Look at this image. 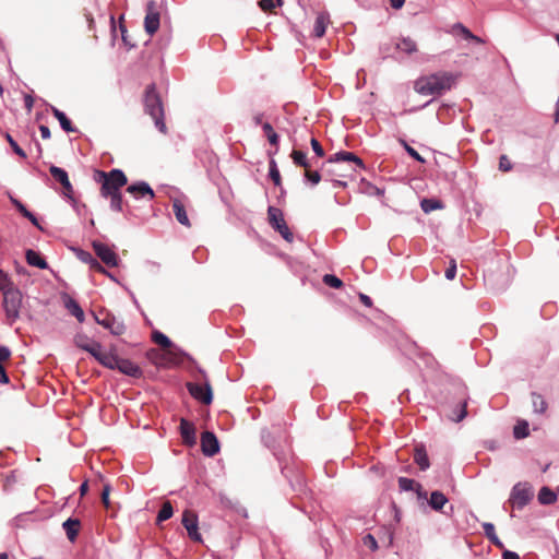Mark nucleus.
Returning a JSON list of instances; mask_svg holds the SVG:
<instances>
[{"mask_svg": "<svg viewBox=\"0 0 559 559\" xmlns=\"http://www.w3.org/2000/svg\"><path fill=\"white\" fill-rule=\"evenodd\" d=\"M144 111L154 121L155 128L163 134L167 133V127L164 120V106L160 96L156 92L155 84H150L144 94Z\"/></svg>", "mask_w": 559, "mask_h": 559, "instance_id": "1", "label": "nucleus"}, {"mask_svg": "<svg viewBox=\"0 0 559 559\" xmlns=\"http://www.w3.org/2000/svg\"><path fill=\"white\" fill-rule=\"evenodd\" d=\"M94 180L100 183V195L105 199H108L109 194L121 192L120 189L128 182L126 174L119 168L109 171L95 170Z\"/></svg>", "mask_w": 559, "mask_h": 559, "instance_id": "2", "label": "nucleus"}, {"mask_svg": "<svg viewBox=\"0 0 559 559\" xmlns=\"http://www.w3.org/2000/svg\"><path fill=\"white\" fill-rule=\"evenodd\" d=\"M452 75L449 73H435L420 78L415 82V91L420 95H440L451 88Z\"/></svg>", "mask_w": 559, "mask_h": 559, "instance_id": "3", "label": "nucleus"}, {"mask_svg": "<svg viewBox=\"0 0 559 559\" xmlns=\"http://www.w3.org/2000/svg\"><path fill=\"white\" fill-rule=\"evenodd\" d=\"M23 294L17 287H11L3 294L2 309L5 316V323L12 326L21 317Z\"/></svg>", "mask_w": 559, "mask_h": 559, "instance_id": "4", "label": "nucleus"}, {"mask_svg": "<svg viewBox=\"0 0 559 559\" xmlns=\"http://www.w3.org/2000/svg\"><path fill=\"white\" fill-rule=\"evenodd\" d=\"M197 370L204 379V383L201 384V383H195V382H188L187 383L188 392L194 400H197L205 405H210L213 401V392H212V388L209 382V379L206 377V372L204 369H202L199 366L197 367Z\"/></svg>", "mask_w": 559, "mask_h": 559, "instance_id": "5", "label": "nucleus"}, {"mask_svg": "<svg viewBox=\"0 0 559 559\" xmlns=\"http://www.w3.org/2000/svg\"><path fill=\"white\" fill-rule=\"evenodd\" d=\"M533 495L530 484L518 483L512 487L508 502L513 509L522 510L532 500Z\"/></svg>", "mask_w": 559, "mask_h": 559, "instance_id": "6", "label": "nucleus"}, {"mask_svg": "<svg viewBox=\"0 0 559 559\" xmlns=\"http://www.w3.org/2000/svg\"><path fill=\"white\" fill-rule=\"evenodd\" d=\"M267 218L270 225L277 231L280 235L287 241H294V234L290 231L287 226L284 215L281 209L275 206H269L267 209Z\"/></svg>", "mask_w": 559, "mask_h": 559, "instance_id": "7", "label": "nucleus"}, {"mask_svg": "<svg viewBox=\"0 0 559 559\" xmlns=\"http://www.w3.org/2000/svg\"><path fill=\"white\" fill-rule=\"evenodd\" d=\"M145 12L144 29L150 36H153L160 25V13L157 3L154 0L147 1Z\"/></svg>", "mask_w": 559, "mask_h": 559, "instance_id": "8", "label": "nucleus"}, {"mask_svg": "<svg viewBox=\"0 0 559 559\" xmlns=\"http://www.w3.org/2000/svg\"><path fill=\"white\" fill-rule=\"evenodd\" d=\"M92 247L96 257L107 266L115 267L119 265L120 259L118 254L110 249L107 245L94 240Z\"/></svg>", "mask_w": 559, "mask_h": 559, "instance_id": "9", "label": "nucleus"}, {"mask_svg": "<svg viewBox=\"0 0 559 559\" xmlns=\"http://www.w3.org/2000/svg\"><path fill=\"white\" fill-rule=\"evenodd\" d=\"M49 173H50L51 177L62 186L63 195L74 202V199H73L74 190H73L72 183L70 182L68 173L63 168L55 166V165H51L49 167Z\"/></svg>", "mask_w": 559, "mask_h": 559, "instance_id": "10", "label": "nucleus"}, {"mask_svg": "<svg viewBox=\"0 0 559 559\" xmlns=\"http://www.w3.org/2000/svg\"><path fill=\"white\" fill-rule=\"evenodd\" d=\"M182 525L187 530L188 536L193 542H202V536L199 533V521L195 513L186 510L182 514Z\"/></svg>", "mask_w": 559, "mask_h": 559, "instance_id": "11", "label": "nucleus"}, {"mask_svg": "<svg viewBox=\"0 0 559 559\" xmlns=\"http://www.w3.org/2000/svg\"><path fill=\"white\" fill-rule=\"evenodd\" d=\"M95 320L99 325L109 330L112 335L119 336L126 332L124 323L110 313H106L104 318L95 316Z\"/></svg>", "mask_w": 559, "mask_h": 559, "instance_id": "12", "label": "nucleus"}, {"mask_svg": "<svg viewBox=\"0 0 559 559\" xmlns=\"http://www.w3.org/2000/svg\"><path fill=\"white\" fill-rule=\"evenodd\" d=\"M201 450L205 456L212 457L219 452V441L214 432L204 431L201 435Z\"/></svg>", "mask_w": 559, "mask_h": 559, "instance_id": "13", "label": "nucleus"}, {"mask_svg": "<svg viewBox=\"0 0 559 559\" xmlns=\"http://www.w3.org/2000/svg\"><path fill=\"white\" fill-rule=\"evenodd\" d=\"M485 281H486V284L491 289H493L496 292H502L509 286V284L511 282L510 271L508 269L506 273H499V274H495V273L490 272L485 275Z\"/></svg>", "mask_w": 559, "mask_h": 559, "instance_id": "14", "label": "nucleus"}, {"mask_svg": "<svg viewBox=\"0 0 559 559\" xmlns=\"http://www.w3.org/2000/svg\"><path fill=\"white\" fill-rule=\"evenodd\" d=\"M465 388L462 389V397L460 401L453 406L450 413L447 415L448 418L454 423L462 421L467 416V401L468 396L465 392Z\"/></svg>", "mask_w": 559, "mask_h": 559, "instance_id": "15", "label": "nucleus"}, {"mask_svg": "<svg viewBox=\"0 0 559 559\" xmlns=\"http://www.w3.org/2000/svg\"><path fill=\"white\" fill-rule=\"evenodd\" d=\"M127 192L132 194L135 199L147 197L153 200L155 197L154 190L146 181H135L128 186Z\"/></svg>", "mask_w": 559, "mask_h": 559, "instance_id": "16", "label": "nucleus"}, {"mask_svg": "<svg viewBox=\"0 0 559 559\" xmlns=\"http://www.w3.org/2000/svg\"><path fill=\"white\" fill-rule=\"evenodd\" d=\"M182 441L186 445L192 447L197 442V435L194 425L186 418L180 419L179 426Z\"/></svg>", "mask_w": 559, "mask_h": 559, "instance_id": "17", "label": "nucleus"}, {"mask_svg": "<svg viewBox=\"0 0 559 559\" xmlns=\"http://www.w3.org/2000/svg\"><path fill=\"white\" fill-rule=\"evenodd\" d=\"M341 162H353L355 163L359 168H365V164L360 157H358L355 153L347 152V151H340L333 155H331L326 159V164H338Z\"/></svg>", "mask_w": 559, "mask_h": 559, "instance_id": "18", "label": "nucleus"}, {"mask_svg": "<svg viewBox=\"0 0 559 559\" xmlns=\"http://www.w3.org/2000/svg\"><path fill=\"white\" fill-rule=\"evenodd\" d=\"M116 369L132 378H141L143 374L142 369L136 364L126 358H119Z\"/></svg>", "mask_w": 559, "mask_h": 559, "instance_id": "19", "label": "nucleus"}, {"mask_svg": "<svg viewBox=\"0 0 559 559\" xmlns=\"http://www.w3.org/2000/svg\"><path fill=\"white\" fill-rule=\"evenodd\" d=\"M80 526L81 522L76 518H69L62 523V528L70 542L73 543L76 539Z\"/></svg>", "mask_w": 559, "mask_h": 559, "instance_id": "20", "label": "nucleus"}, {"mask_svg": "<svg viewBox=\"0 0 559 559\" xmlns=\"http://www.w3.org/2000/svg\"><path fill=\"white\" fill-rule=\"evenodd\" d=\"M330 23V15L328 12H320L314 21L313 25V36L317 38H321L326 31V26Z\"/></svg>", "mask_w": 559, "mask_h": 559, "instance_id": "21", "label": "nucleus"}, {"mask_svg": "<svg viewBox=\"0 0 559 559\" xmlns=\"http://www.w3.org/2000/svg\"><path fill=\"white\" fill-rule=\"evenodd\" d=\"M50 108H51V114L59 121L60 127L63 131H66L68 133L78 131V129L73 127L71 120L67 117V115L63 111H61L60 109H58L55 106H51Z\"/></svg>", "mask_w": 559, "mask_h": 559, "instance_id": "22", "label": "nucleus"}, {"mask_svg": "<svg viewBox=\"0 0 559 559\" xmlns=\"http://www.w3.org/2000/svg\"><path fill=\"white\" fill-rule=\"evenodd\" d=\"M64 307L67 308V310L73 316L76 318V320L82 323L84 322L85 320V316H84V311L82 309V307L79 305V302L67 296L64 298Z\"/></svg>", "mask_w": 559, "mask_h": 559, "instance_id": "23", "label": "nucleus"}, {"mask_svg": "<svg viewBox=\"0 0 559 559\" xmlns=\"http://www.w3.org/2000/svg\"><path fill=\"white\" fill-rule=\"evenodd\" d=\"M416 486V492L418 498H426V492L423 491V487L420 484H416L414 479L407 477L399 478V487L402 491H411L414 490Z\"/></svg>", "mask_w": 559, "mask_h": 559, "instance_id": "24", "label": "nucleus"}, {"mask_svg": "<svg viewBox=\"0 0 559 559\" xmlns=\"http://www.w3.org/2000/svg\"><path fill=\"white\" fill-rule=\"evenodd\" d=\"M26 261L29 265L36 266L40 270H45L48 267L46 260L41 257V254L33 249H27L25 253Z\"/></svg>", "mask_w": 559, "mask_h": 559, "instance_id": "25", "label": "nucleus"}, {"mask_svg": "<svg viewBox=\"0 0 559 559\" xmlns=\"http://www.w3.org/2000/svg\"><path fill=\"white\" fill-rule=\"evenodd\" d=\"M481 526L484 530V534L488 538V540L496 547L503 549L504 545L496 534L495 525L490 522H484Z\"/></svg>", "mask_w": 559, "mask_h": 559, "instance_id": "26", "label": "nucleus"}, {"mask_svg": "<svg viewBox=\"0 0 559 559\" xmlns=\"http://www.w3.org/2000/svg\"><path fill=\"white\" fill-rule=\"evenodd\" d=\"M448 498L445 495L439 490H433L430 493V499L428 500V504L435 511H441L442 508L447 504Z\"/></svg>", "mask_w": 559, "mask_h": 559, "instance_id": "27", "label": "nucleus"}, {"mask_svg": "<svg viewBox=\"0 0 559 559\" xmlns=\"http://www.w3.org/2000/svg\"><path fill=\"white\" fill-rule=\"evenodd\" d=\"M173 210H174V214L176 216V219L183 226H187L189 227L190 226V221H189V217L187 215V212H186V209H185V205L179 201V200H175L174 203H173Z\"/></svg>", "mask_w": 559, "mask_h": 559, "instance_id": "28", "label": "nucleus"}, {"mask_svg": "<svg viewBox=\"0 0 559 559\" xmlns=\"http://www.w3.org/2000/svg\"><path fill=\"white\" fill-rule=\"evenodd\" d=\"M538 502L544 506H549L557 500V495L554 490H551L549 487L544 486L540 488L538 496H537Z\"/></svg>", "mask_w": 559, "mask_h": 559, "instance_id": "29", "label": "nucleus"}, {"mask_svg": "<svg viewBox=\"0 0 559 559\" xmlns=\"http://www.w3.org/2000/svg\"><path fill=\"white\" fill-rule=\"evenodd\" d=\"M119 358L116 354L103 352L97 361L108 369L116 370Z\"/></svg>", "mask_w": 559, "mask_h": 559, "instance_id": "30", "label": "nucleus"}, {"mask_svg": "<svg viewBox=\"0 0 559 559\" xmlns=\"http://www.w3.org/2000/svg\"><path fill=\"white\" fill-rule=\"evenodd\" d=\"M453 32H457L467 40H473L477 44H484V39L479 36L474 35L466 26L462 23H455L452 27Z\"/></svg>", "mask_w": 559, "mask_h": 559, "instance_id": "31", "label": "nucleus"}, {"mask_svg": "<svg viewBox=\"0 0 559 559\" xmlns=\"http://www.w3.org/2000/svg\"><path fill=\"white\" fill-rule=\"evenodd\" d=\"M168 349H169V355L171 356V361L179 364L182 361L183 358H186L189 361L195 364L194 359L188 353H186L182 348L173 344V347H169Z\"/></svg>", "mask_w": 559, "mask_h": 559, "instance_id": "32", "label": "nucleus"}, {"mask_svg": "<svg viewBox=\"0 0 559 559\" xmlns=\"http://www.w3.org/2000/svg\"><path fill=\"white\" fill-rule=\"evenodd\" d=\"M396 49L407 55H412L413 52L417 51V45L412 38L403 37L396 43Z\"/></svg>", "mask_w": 559, "mask_h": 559, "instance_id": "33", "label": "nucleus"}, {"mask_svg": "<svg viewBox=\"0 0 559 559\" xmlns=\"http://www.w3.org/2000/svg\"><path fill=\"white\" fill-rule=\"evenodd\" d=\"M532 405L533 409L537 414H544L547 409V402L543 397V395L538 393H532Z\"/></svg>", "mask_w": 559, "mask_h": 559, "instance_id": "34", "label": "nucleus"}, {"mask_svg": "<svg viewBox=\"0 0 559 559\" xmlns=\"http://www.w3.org/2000/svg\"><path fill=\"white\" fill-rule=\"evenodd\" d=\"M420 207L421 210L428 214L435 210H439V209H442L443 205L442 203L437 200V199H429V198H425L420 201Z\"/></svg>", "mask_w": 559, "mask_h": 559, "instance_id": "35", "label": "nucleus"}, {"mask_svg": "<svg viewBox=\"0 0 559 559\" xmlns=\"http://www.w3.org/2000/svg\"><path fill=\"white\" fill-rule=\"evenodd\" d=\"M530 435V427L526 420H519L513 428L515 439H524Z\"/></svg>", "mask_w": 559, "mask_h": 559, "instance_id": "36", "label": "nucleus"}, {"mask_svg": "<svg viewBox=\"0 0 559 559\" xmlns=\"http://www.w3.org/2000/svg\"><path fill=\"white\" fill-rule=\"evenodd\" d=\"M262 130H263L265 136L267 138V141L270 142V144L277 147L278 146V142H280V136L274 131L272 124L269 123V122H264L262 124Z\"/></svg>", "mask_w": 559, "mask_h": 559, "instance_id": "37", "label": "nucleus"}, {"mask_svg": "<svg viewBox=\"0 0 559 559\" xmlns=\"http://www.w3.org/2000/svg\"><path fill=\"white\" fill-rule=\"evenodd\" d=\"M152 340L163 348L173 347V342L170 338L158 330L153 331Z\"/></svg>", "mask_w": 559, "mask_h": 559, "instance_id": "38", "label": "nucleus"}, {"mask_svg": "<svg viewBox=\"0 0 559 559\" xmlns=\"http://www.w3.org/2000/svg\"><path fill=\"white\" fill-rule=\"evenodd\" d=\"M174 514L173 506L169 501H166L162 504L160 510L158 511L156 522L159 524L168 519H170Z\"/></svg>", "mask_w": 559, "mask_h": 559, "instance_id": "39", "label": "nucleus"}, {"mask_svg": "<svg viewBox=\"0 0 559 559\" xmlns=\"http://www.w3.org/2000/svg\"><path fill=\"white\" fill-rule=\"evenodd\" d=\"M415 462L421 471H426L429 468L430 463H429V459H428V455H427L425 449H423V448L416 449Z\"/></svg>", "mask_w": 559, "mask_h": 559, "instance_id": "40", "label": "nucleus"}, {"mask_svg": "<svg viewBox=\"0 0 559 559\" xmlns=\"http://www.w3.org/2000/svg\"><path fill=\"white\" fill-rule=\"evenodd\" d=\"M290 157L295 165L304 167L308 169L310 167L307 155L302 151L294 150L290 154Z\"/></svg>", "mask_w": 559, "mask_h": 559, "instance_id": "41", "label": "nucleus"}, {"mask_svg": "<svg viewBox=\"0 0 559 559\" xmlns=\"http://www.w3.org/2000/svg\"><path fill=\"white\" fill-rule=\"evenodd\" d=\"M269 177L271 178L275 186L281 187V174L277 164L274 159H271L269 163Z\"/></svg>", "mask_w": 559, "mask_h": 559, "instance_id": "42", "label": "nucleus"}, {"mask_svg": "<svg viewBox=\"0 0 559 559\" xmlns=\"http://www.w3.org/2000/svg\"><path fill=\"white\" fill-rule=\"evenodd\" d=\"M108 198L110 199V209L115 212H121L123 209L122 193L109 194Z\"/></svg>", "mask_w": 559, "mask_h": 559, "instance_id": "43", "label": "nucleus"}, {"mask_svg": "<svg viewBox=\"0 0 559 559\" xmlns=\"http://www.w3.org/2000/svg\"><path fill=\"white\" fill-rule=\"evenodd\" d=\"M322 282L329 286V287H332V288H335V289H338L343 286V282L342 280H340L336 275L334 274H324L323 275V278H322Z\"/></svg>", "mask_w": 559, "mask_h": 559, "instance_id": "44", "label": "nucleus"}, {"mask_svg": "<svg viewBox=\"0 0 559 559\" xmlns=\"http://www.w3.org/2000/svg\"><path fill=\"white\" fill-rule=\"evenodd\" d=\"M4 138L5 140L8 141V143L10 144L11 148L13 150V152L19 155L20 157L22 158H25L26 157V153L25 151L16 143V141L11 136L10 133H5L4 134Z\"/></svg>", "mask_w": 559, "mask_h": 559, "instance_id": "45", "label": "nucleus"}, {"mask_svg": "<svg viewBox=\"0 0 559 559\" xmlns=\"http://www.w3.org/2000/svg\"><path fill=\"white\" fill-rule=\"evenodd\" d=\"M335 164H326V162L322 165L323 174L325 179H333L334 176L344 177L335 167Z\"/></svg>", "mask_w": 559, "mask_h": 559, "instance_id": "46", "label": "nucleus"}, {"mask_svg": "<svg viewBox=\"0 0 559 559\" xmlns=\"http://www.w3.org/2000/svg\"><path fill=\"white\" fill-rule=\"evenodd\" d=\"M93 340L85 334H76L74 336V344L76 347L85 350Z\"/></svg>", "mask_w": 559, "mask_h": 559, "instance_id": "47", "label": "nucleus"}, {"mask_svg": "<svg viewBox=\"0 0 559 559\" xmlns=\"http://www.w3.org/2000/svg\"><path fill=\"white\" fill-rule=\"evenodd\" d=\"M85 352L91 354L97 360L103 353V346L100 343L93 340Z\"/></svg>", "mask_w": 559, "mask_h": 559, "instance_id": "48", "label": "nucleus"}, {"mask_svg": "<svg viewBox=\"0 0 559 559\" xmlns=\"http://www.w3.org/2000/svg\"><path fill=\"white\" fill-rule=\"evenodd\" d=\"M11 287L15 286L9 278L8 274L0 270V292H2V294H5V292L9 290Z\"/></svg>", "mask_w": 559, "mask_h": 559, "instance_id": "49", "label": "nucleus"}, {"mask_svg": "<svg viewBox=\"0 0 559 559\" xmlns=\"http://www.w3.org/2000/svg\"><path fill=\"white\" fill-rule=\"evenodd\" d=\"M145 271L151 275H156L159 273L162 265L159 262L147 260L144 263Z\"/></svg>", "mask_w": 559, "mask_h": 559, "instance_id": "50", "label": "nucleus"}, {"mask_svg": "<svg viewBox=\"0 0 559 559\" xmlns=\"http://www.w3.org/2000/svg\"><path fill=\"white\" fill-rule=\"evenodd\" d=\"M402 144L406 151V153L413 157L415 160L419 162V163H425V159L424 157L414 148L412 147L411 145H408L404 140H402Z\"/></svg>", "mask_w": 559, "mask_h": 559, "instance_id": "51", "label": "nucleus"}, {"mask_svg": "<svg viewBox=\"0 0 559 559\" xmlns=\"http://www.w3.org/2000/svg\"><path fill=\"white\" fill-rule=\"evenodd\" d=\"M362 543L366 547H368L371 551H376L378 549V542L372 534H367L362 537Z\"/></svg>", "mask_w": 559, "mask_h": 559, "instance_id": "52", "label": "nucleus"}, {"mask_svg": "<svg viewBox=\"0 0 559 559\" xmlns=\"http://www.w3.org/2000/svg\"><path fill=\"white\" fill-rule=\"evenodd\" d=\"M305 177L313 186L318 185L322 178L321 174L318 170L310 171L308 169L305 173Z\"/></svg>", "mask_w": 559, "mask_h": 559, "instance_id": "53", "label": "nucleus"}, {"mask_svg": "<svg viewBox=\"0 0 559 559\" xmlns=\"http://www.w3.org/2000/svg\"><path fill=\"white\" fill-rule=\"evenodd\" d=\"M110 490H111L110 484H105L100 498H102V502L106 509H109L110 504H111L110 500H109Z\"/></svg>", "mask_w": 559, "mask_h": 559, "instance_id": "54", "label": "nucleus"}, {"mask_svg": "<svg viewBox=\"0 0 559 559\" xmlns=\"http://www.w3.org/2000/svg\"><path fill=\"white\" fill-rule=\"evenodd\" d=\"M76 258L82 261L83 263H88L94 258L91 252L85 251L83 249H74Z\"/></svg>", "mask_w": 559, "mask_h": 559, "instance_id": "55", "label": "nucleus"}, {"mask_svg": "<svg viewBox=\"0 0 559 559\" xmlns=\"http://www.w3.org/2000/svg\"><path fill=\"white\" fill-rule=\"evenodd\" d=\"M513 165L507 155H501L499 158V169L501 171H510Z\"/></svg>", "mask_w": 559, "mask_h": 559, "instance_id": "56", "label": "nucleus"}, {"mask_svg": "<svg viewBox=\"0 0 559 559\" xmlns=\"http://www.w3.org/2000/svg\"><path fill=\"white\" fill-rule=\"evenodd\" d=\"M456 275V262L455 260L450 261V265L447 267L444 276L447 280L452 281Z\"/></svg>", "mask_w": 559, "mask_h": 559, "instance_id": "57", "label": "nucleus"}, {"mask_svg": "<svg viewBox=\"0 0 559 559\" xmlns=\"http://www.w3.org/2000/svg\"><path fill=\"white\" fill-rule=\"evenodd\" d=\"M119 29L121 32V38H122V41L123 44L128 47V48H133L135 47V44L131 43L129 40V37H128V31H127V27L124 24L120 23L119 25Z\"/></svg>", "mask_w": 559, "mask_h": 559, "instance_id": "58", "label": "nucleus"}, {"mask_svg": "<svg viewBox=\"0 0 559 559\" xmlns=\"http://www.w3.org/2000/svg\"><path fill=\"white\" fill-rule=\"evenodd\" d=\"M310 144H311V147H312L313 152L316 153V155L318 157H323L324 156V150L321 146L320 142L316 138L311 139Z\"/></svg>", "mask_w": 559, "mask_h": 559, "instance_id": "59", "label": "nucleus"}, {"mask_svg": "<svg viewBox=\"0 0 559 559\" xmlns=\"http://www.w3.org/2000/svg\"><path fill=\"white\" fill-rule=\"evenodd\" d=\"M91 267V270L104 274L106 269L102 265V263L96 259L93 258L91 262L87 263Z\"/></svg>", "mask_w": 559, "mask_h": 559, "instance_id": "60", "label": "nucleus"}, {"mask_svg": "<svg viewBox=\"0 0 559 559\" xmlns=\"http://www.w3.org/2000/svg\"><path fill=\"white\" fill-rule=\"evenodd\" d=\"M91 267V270L104 274L106 269L102 265V263L96 259L93 258L91 262L87 263Z\"/></svg>", "mask_w": 559, "mask_h": 559, "instance_id": "61", "label": "nucleus"}, {"mask_svg": "<svg viewBox=\"0 0 559 559\" xmlns=\"http://www.w3.org/2000/svg\"><path fill=\"white\" fill-rule=\"evenodd\" d=\"M259 5L263 11H270L274 9L277 4L273 0H260Z\"/></svg>", "mask_w": 559, "mask_h": 559, "instance_id": "62", "label": "nucleus"}, {"mask_svg": "<svg viewBox=\"0 0 559 559\" xmlns=\"http://www.w3.org/2000/svg\"><path fill=\"white\" fill-rule=\"evenodd\" d=\"M39 132H40L41 138L45 140H48L51 136L50 129L45 124L39 126Z\"/></svg>", "mask_w": 559, "mask_h": 559, "instance_id": "63", "label": "nucleus"}, {"mask_svg": "<svg viewBox=\"0 0 559 559\" xmlns=\"http://www.w3.org/2000/svg\"><path fill=\"white\" fill-rule=\"evenodd\" d=\"M502 559H521V558L515 551L504 549L503 554H502Z\"/></svg>", "mask_w": 559, "mask_h": 559, "instance_id": "64", "label": "nucleus"}]
</instances>
